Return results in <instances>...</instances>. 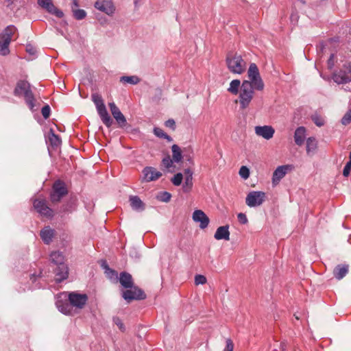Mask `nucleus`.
Wrapping results in <instances>:
<instances>
[{
  "label": "nucleus",
  "instance_id": "53",
  "mask_svg": "<svg viewBox=\"0 0 351 351\" xmlns=\"http://www.w3.org/2000/svg\"><path fill=\"white\" fill-rule=\"evenodd\" d=\"M73 5L74 7H76V8L78 7V1H77V0H73Z\"/></svg>",
  "mask_w": 351,
  "mask_h": 351
},
{
  "label": "nucleus",
  "instance_id": "40",
  "mask_svg": "<svg viewBox=\"0 0 351 351\" xmlns=\"http://www.w3.org/2000/svg\"><path fill=\"white\" fill-rule=\"evenodd\" d=\"M104 268L106 269V274L110 279L117 278V273H116L114 270L110 269L107 265H105L104 266Z\"/></svg>",
  "mask_w": 351,
  "mask_h": 351
},
{
  "label": "nucleus",
  "instance_id": "36",
  "mask_svg": "<svg viewBox=\"0 0 351 351\" xmlns=\"http://www.w3.org/2000/svg\"><path fill=\"white\" fill-rule=\"evenodd\" d=\"M73 16H74L75 19L77 20L84 19L86 16V12H85V10H82V9L74 10L73 8Z\"/></svg>",
  "mask_w": 351,
  "mask_h": 351
},
{
  "label": "nucleus",
  "instance_id": "52",
  "mask_svg": "<svg viewBox=\"0 0 351 351\" xmlns=\"http://www.w3.org/2000/svg\"><path fill=\"white\" fill-rule=\"evenodd\" d=\"M165 125L167 127L171 128L172 129H175V121L173 119H169L165 122Z\"/></svg>",
  "mask_w": 351,
  "mask_h": 351
},
{
  "label": "nucleus",
  "instance_id": "30",
  "mask_svg": "<svg viewBox=\"0 0 351 351\" xmlns=\"http://www.w3.org/2000/svg\"><path fill=\"white\" fill-rule=\"evenodd\" d=\"M172 159L176 162H179L182 160V155L180 147L178 145H173L171 147Z\"/></svg>",
  "mask_w": 351,
  "mask_h": 351
},
{
  "label": "nucleus",
  "instance_id": "2",
  "mask_svg": "<svg viewBox=\"0 0 351 351\" xmlns=\"http://www.w3.org/2000/svg\"><path fill=\"white\" fill-rule=\"evenodd\" d=\"M14 94L17 97L23 96L29 108L32 111L35 110L36 99L31 90L30 84L27 81H19L14 88Z\"/></svg>",
  "mask_w": 351,
  "mask_h": 351
},
{
  "label": "nucleus",
  "instance_id": "15",
  "mask_svg": "<svg viewBox=\"0 0 351 351\" xmlns=\"http://www.w3.org/2000/svg\"><path fill=\"white\" fill-rule=\"evenodd\" d=\"M108 106L113 117L114 118L117 123L119 125V126H125L127 124V121L125 116L121 112L119 108L116 106V104L114 102L109 103Z\"/></svg>",
  "mask_w": 351,
  "mask_h": 351
},
{
  "label": "nucleus",
  "instance_id": "24",
  "mask_svg": "<svg viewBox=\"0 0 351 351\" xmlns=\"http://www.w3.org/2000/svg\"><path fill=\"white\" fill-rule=\"evenodd\" d=\"M132 208L136 211H143L145 210V204L138 196L131 195L129 198Z\"/></svg>",
  "mask_w": 351,
  "mask_h": 351
},
{
  "label": "nucleus",
  "instance_id": "31",
  "mask_svg": "<svg viewBox=\"0 0 351 351\" xmlns=\"http://www.w3.org/2000/svg\"><path fill=\"white\" fill-rule=\"evenodd\" d=\"M48 139L52 147H57L61 144L60 137L54 133L52 129H51L49 132Z\"/></svg>",
  "mask_w": 351,
  "mask_h": 351
},
{
  "label": "nucleus",
  "instance_id": "7",
  "mask_svg": "<svg viewBox=\"0 0 351 351\" xmlns=\"http://www.w3.org/2000/svg\"><path fill=\"white\" fill-rule=\"evenodd\" d=\"M266 199V194L263 191H251L245 198L246 204L250 207H257L261 206Z\"/></svg>",
  "mask_w": 351,
  "mask_h": 351
},
{
  "label": "nucleus",
  "instance_id": "5",
  "mask_svg": "<svg viewBox=\"0 0 351 351\" xmlns=\"http://www.w3.org/2000/svg\"><path fill=\"white\" fill-rule=\"evenodd\" d=\"M254 90H256V89L251 87L250 83L242 82L239 95V102L241 109L245 110L250 106L254 98Z\"/></svg>",
  "mask_w": 351,
  "mask_h": 351
},
{
  "label": "nucleus",
  "instance_id": "51",
  "mask_svg": "<svg viewBox=\"0 0 351 351\" xmlns=\"http://www.w3.org/2000/svg\"><path fill=\"white\" fill-rule=\"evenodd\" d=\"M114 322L119 326L120 330H124V325L119 317L114 318Z\"/></svg>",
  "mask_w": 351,
  "mask_h": 351
},
{
  "label": "nucleus",
  "instance_id": "43",
  "mask_svg": "<svg viewBox=\"0 0 351 351\" xmlns=\"http://www.w3.org/2000/svg\"><path fill=\"white\" fill-rule=\"evenodd\" d=\"M312 120L313 121L314 123L318 127H321L324 125V120L318 115H313L312 117Z\"/></svg>",
  "mask_w": 351,
  "mask_h": 351
},
{
  "label": "nucleus",
  "instance_id": "50",
  "mask_svg": "<svg viewBox=\"0 0 351 351\" xmlns=\"http://www.w3.org/2000/svg\"><path fill=\"white\" fill-rule=\"evenodd\" d=\"M335 55L334 54H331L329 59L328 60V62H327V64H328V68L331 70L332 69V68L334 67L335 66Z\"/></svg>",
  "mask_w": 351,
  "mask_h": 351
},
{
  "label": "nucleus",
  "instance_id": "41",
  "mask_svg": "<svg viewBox=\"0 0 351 351\" xmlns=\"http://www.w3.org/2000/svg\"><path fill=\"white\" fill-rule=\"evenodd\" d=\"M206 282V278L200 274H197L195 276V283L196 285H204Z\"/></svg>",
  "mask_w": 351,
  "mask_h": 351
},
{
  "label": "nucleus",
  "instance_id": "29",
  "mask_svg": "<svg viewBox=\"0 0 351 351\" xmlns=\"http://www.w3.org/2000/svg\"><path fill=\"white\" fill-rule=\"evenodd\" d=\"M317 147V143L314 137H309L306 140V153L310 155L315 152Z\"/></svg>",
  "mask_w": 351,
  "mask_h": 351
},
{
  "label": "nucleus",
  "instance_id": "11",
  "mask_svg": "<svg viewBox=\"0 0 351 351\" xmlns=\"http://www.w3.org/2000/svg\"><path fill=\"white\" fill-rule=\"evenodd\" d=\"M122 297L127 301L130 302L133 300H143L146 295L143 290L136 287H132L131 289L126 290L123 292Z\"/></svg>",
  "mask_w": 351,
  "mask_h": 351
},
{
  "label": "nucleus",
  "instance_id": "55",
  "mask_svg": "<svg viewBox=\"0 0 351 351\" xmlns=\"http://www.w3.org/2000/svg\"><path fill=\"white\" fill-rule=\"evenodd\" d=\"M30 279L34 282V281H35V280H36V277L33 275V276L30 278Z\"/></svg>",
  "mask_w": 351,
  "mask_h": 351
},
{
  "label": "nucleus",
  "instance_id": "35",
  "mask_svg": "<svg viewBox=\"0 0 351 351\" xmlns=\"http://www.w3.org/2000/svg\"><path fill=\"white\" fill-rule=\"evenodd\" d=\"M92 101L95 104L96 108L98 109L105 106L103 99L101 95L97 93H94L91 95Z\"/></svg>",
  "mask_w": 351,
  "mask_h": 351
},
{
  "label": "nucleus",
  "instance_id": "46",
  "mask_svg": "<svg viewBox=\"0 0 351 351\" xmlns=\"http://www.w3.org/2000/svg\"><path fill=\"white\" fill-rule=\"evenodd\" d=\"M226 347L223 351H233L234 344L232 341L230 339H228L226 341Z\"/></svg>",
  "mask_w": 351,
  "mask_h": 351
},
{
  "label": "nucleus",
  "instance_id": "44",
  "mask_svg": "<svg viewBox=\"0 0 351 351\" xmlns=\"http://www.w3.org/2000/svg\"><path fill=\"white\" fill-rule=\"evenodd\" d=\"M171 197V195L168 192H162L160 193V196L158 197L159 199L163 202H168L170 201Z\"/></svg>",
  "mask_w": 351,
  "mask_h": 351
},
{
  "label": "nucleus",
  "instance_id": "37",
  "mask_svg": "<svg viewBox=\"0 0 351 351\" xmlns=\"http://www.w3.org/2000/svg\"><path fill=\"white\" fill-rule=\"evenodd\" d=\"M182 180L183 175L181 173H178L172 178L171 182L175 186H180Z\"/></svg>",
  "mask_w": 351,
  "mask_h": 351
},
{
  "label": "nucleus",
  "instance_id": "3",
  "mask_svg": "<svg viewBox=\"0 0 351 351\" xmlns=\"http://www.w3.org/2000/svg\"><path fill=\"white\" fill-rule=\"evenodd\" d=\"M226 60L228 69L231 73L240 75L245 71L247 64L241 55L228 53Z\"/></svg>",
  "mask_w": 351,
  "mask_h": 351
},
{
  "label": "nucleus",
  "instance_id": "14",
  "mask_svg": "<svg viewBox=\"0 0 351 351\" xmlns=\"http://www.w3.org/2000/svg\"><path fill=\"white\" fill-rule=\"evenodd\" d=\"M38 4L48 12L56 15L58 18H62L64 16L63 12L53 5L51 0H38Z\"/></svg>",
  "mask_w": 351,
  "mask_h": 351
},
{
  "label": "nucleus",
  "instance_id": "23",
  "mask_svg": "<svg viewBox=\"0 0 351 351\" xmlns=\"http://www.w3.org/2000/svg\"><path fill=\"white\" fill-rule=\"evenodd\" d=\"M306 128L303 126L298 128L294 132V141L297 145L301 146L304 144L306 138Z\"/></svg>",
  "mask_w": 351,
  "mask_h": 351
},
{
  "label": "nucleus",
  "instance_id": "27",
  "mask_svg": "<svg viewBox=\"0 0 351 351\" xmlns=\"http://www.w3.org/2000/svg\"><path fill=\"white\" fill-rule=\"evenodd\" d=\"M348 272V266L346 265H338L333 271L334 276L338 279H342Z\"/></svg>",
  "mask_w": 351,
  "mask_h": 351
},
{
  "label": "nucleus",
  "instance_id": "49",
  "mask_svg": "<svg viewBox=\"0 0 351 351\" xmlns=\"http://www.w3.org/2000/svg\"><path fill=\"white\" fill-rule=\"evenodd\" d=\"M26 51L30 55H35L36 53V49L31 44L26 45Z\"/></svg>",
  "mask_w": 351,
  "mask_h": 351
},
{
  "label": "nucleus",
  "instance_id": "12",
  "mask_svg": "<svg viewBox=\"0 0 351 351\" xmlns=\"http://www.w3.org/2000/svg\"><path fill=\"white\" fill-rule=\"evenodd\" d=\"M69 300L72 306L82 308L87 302L88 297L86 294L72 292L69 295Z\"/></svg>",
  "mask_w": 351,
  "mask_h": 351
},
{
  "label": "nucleus",
  "instance_id": "38",
  "mask_svg": "<svg viewBox=\"0 0 351 351\" xmlns=\"http://www.w3.org/2000/svg\"><path fill=\"white\" fill-rule=\"evenodd\" d=\"M239 176L246 180L250 176V170L246 166H242L239 171Z\"/></svg>",
  "mask_w": 351,
  "mask_h": 351
},
{
  "label": "nucleus",
  "instance_id": "47",
  "mask_svg": "<svg viewBox=\"0 0 351 351\" xmlns=\"http://www.w3.org/2000/svg\"><path fill=\"white\" fill-rule=\"evenodd\" d=\"M351 170V161H348L346 166L344 167L343 168V175L345 176V177H348L350 174V171Z\"/></svg>",
  "mask_w": 351,
  "mask_h": 351
},
{
  "label": "nucleus",
  "instance_id": "9",
  "mask_svg": "<svg viewBox=\"0 0 351 351\" xmlns=\"http://www.w3.org/2000/svg\"><path fill=\"white\" fill-rule=\"evenodd\" d=\"M66 194L67 189L65 184L60 181H57L53 186V190L50 195L51 201L53 203L58 202Z\"/></svg>",
  "mask_w": 351,
  "mask_h": 351
},
{
  "label": "nucleus",
  "instance_id": "10",
  "mask_svg": "<svg viewBox=\"0 0 351 351\" xmlns=\"http://www.w3.org/2000/svg\"><path fill=\"white\" fill-rule=\"evenodd\" d=\"M33 205L35 210L42 216L49 218L53 217V211L47 205L45 199H36L34 201Z\"/></svg>",
  "mask_w": 351,
  "mask_h": 351
},
{
  "label": "nucleus",
  "instance_id": "1",
  "mask_svg": "<svg viewBox=\"0 0 351 351\" xmlns=\"http://www.w3.org/2000/svg\"><path fill=\"white\" fill-rule=\"evenodd\" d=\"M51 261L57 265L55 270L56 281L60 282L69 276V268L64 263V257L62 252L56 251L50 254Z\"/></svg>",
  "mask_w": 351,
  "mask_h": 351
},
{
  "label": "nucleus",
  "instance_id": "6",
  "mask_svg": "<svg viewBox=\"0 0 351 351\" xmlns=\"http://www.w3.org/2000/svg\"><path fill=\"white\" fill-rule=\"evenodd\" d=\"M16 27L14 25L7 26L0 34V54L6 56L9 54V45L14 34L16 32Z\"/></svg>",
  "mask_w": 351,
  "mask_h": 351
},
{
  "label": "nucleus",
  "instance_id": "42",
  "mask_svg": "<svg viewBox=\"0 0 351 351\" xmlns=\"http://www.w3.org/2000/svg\"><path fill=\"white\" fill-rule=\"evenodd\" d=\"M351 122V110H348L341 119V123L344 125Z\"/></svg>",
  "mask_w": 351,
  "mask_h": 351
},
{
  "label": "nucleus",
  "instance_id": "33",
  "mask_svg": "<svg viewBox=\"0 0 351 351\" xmlns=\"http://www.w3.org/2000/svg\"><path fill=\"white\" fill-rule=\"evenodd\" d=\"M154 134L158 138H165L169 142H171L173 141L172 138L167 134L161 128H154Z\"/></svg>",
  "mask_w": 351,
  "mask_h": 351
},
{
  "label": "nucleus",
  "instance_id": "28",
  "mask_svg": "<svg viewBox=\"0 0 351 351\" xmlns=\"http://www.w3.org/2000/svg\"><path fill=\"white\" fill-rule=\"evenodd\" d=\"M56 306L60 312L64 315H71L72 311V305L67 302H62L58 301L56 302Z\"/></svg>",
  "mask_w": 351,
  "mask_h": 351
},
{
  "label": "nucleus",
  "instance_id": "32",
  "mask_svg": "<svg viewBox=\"0 0 351 351\" xmlns=\"http://www.w3.org/2000/svg\"><path fill=\"white\" fill-rule=\"evenodd\" d=\"M241 84L239 80H233L230 83V86L228 88V91L233 95H237L239 88H241Z\"/></svg>",
  "mask_w": 351,
  "mask_h": 351
},
{
  "label": "nucleus",
  "instance_id": "39",
  "mask_svg": "<svg viewBox=\"0 0 351 351\" xmlns=\"http://www.w3.org/2000/svg\"><path fill=\"white\" fill-rule=\"evenodd\" d=\"M173 162V160L171 159L169 156L165 157L162 160V165L167 169L171 167Z\"/></svg>",
  "mask_w": 351,
  "mask_h": 351
},
{
  "label": "nucleus",
  "instance_id": "4",
  "mask_svg": "<svg viewBox=\"0 0 351 351\" xmlns=\"http://www.w3.org/2000/svg\"><path fill=\"white\" fill-rule=\"evenodd\" d=\"M248 80H243V82L250 83L251 87L256 90L261 91L264 89L265 84L261 77L258 68L255 63H251L247 70Z\"/></svg>",
  "mask_w": 351,
  "mask_h": 351
},
{
  "label": "nucleus",
  "instance_id": "25",
  "mask_svg": "<svg viewBox=\"0 0 351 351\" xmlns=\"http://www.w3.org/2000/svg\"><path fill=\"white\" fill-rule=\"evenodd\" d=\"M184 173V182L183 184V190L185 192H189L193 187V171L190 169H186Z\"/></svg>",
  "mask_w": 351,
  "mask_h": 351
},
{
  "label": "nucleus",
  "instance_id": "18",
  "mask_svg": "<svg viewBox=\"0 0 351 351\" xmlns=\"http://www.w3.org/2000/svg\"><path fill=\"white\" fill-rule=\"evenodd\" d=\"M192 218L194 221L199 223V228H206L209 223V218L201 210H196L193 212Z\"/></svg>",
  "mask_w": 351,
  "mask_h": 351
},
{
  "label": "nucleus",
  "instance_id": "19",
  "mask_svg": "<svg viewBox=\"0 0 351 351\" xmlns=\"http://www.w3.org/2000/svg\"><path fill=\"white\" fill-rule=\"evenodd\" d=\"M290 169L289 165H282L276 168L273 173L272 182L274 184H277L280 180L285 176L288 170Z\"/></svg>",
  "mask_w": 351,
  "mask_h": 351
},
{
  "label": "nucleus",
  "instance_id": "45",
  "mask_svg": "<svg viewBox=\"0 0 351 351\" xmlns=\"http://www.w3.org/2000/svg\"><path fill=\"white\" fill-rule=\"evenodd\" d=\"M51 112V109L49 105H45L41 110L43 117L47 119L49 118Z\"/></svg>",
  "mask_w": 351,
  "mask_h": 351
},
{
  "label": "nucleus",
  "instance_id": "20",
  "mask_svg": "<svg viewBox=\"0 0 351 351\" xmlns=\"http://www.w3.org/2000/svg\"><path fill=\"white\" fill-rule=\"evenodd\" d=\"M214 237L217 240H230V231L228 226H223L219 227L214 235Z\"/></svg>",
  "mask_w": 351,
  "mask_h": 351
},
{
  "label": "nucleus",
  "instance_id": "48",
  "mask_svg": "<svg viewBox=\"0 0 351 351\" xmlns=\"http://www.w3.org/2000/svg\"><path fill=\"white\" fill-rule=\"evenodd\" d=\"M237 217H238V220L239 221V222L242 224H245L248 221L247 218L244 213H239L237 215Z\"/></svg>",
  "mask_w": 351,
  "mask_h": 351
},
{
  "label": "nucleus",
  "instance_id": "22",
  "mask_svg": "<svg viewBox=\"0 0 351 351\" xmlns=\"http://www.w3.org/2000/svg\"><path fill=\"white\" fill-rule=\"evenodd\" d=\"M97 112H98L102 122L108 128H110L112 125L113 121H112V118L110 117V116L109 115V114L106 110V106L97 109Z\"/></svg>",
  "mask_w": 351,
  "mask_h": 351
},
{
  "label": "nucleus",
  "instance_id": "56",
  "mask_svg": "<svg viewBox=\"0 0 351 351\" xmlns=\"http://www.w3.org/2000/svg\"><path fill=\"white\" fill-rule=\"evenodd\" d=\"M349 158H350L349 161H351V152H350Z\"/></svg>",
  "mask_w": 351,
  "mask_h": 351
},
{
  "label": "nucleus",
  "instance_id": "8",
  "mask_svg": "<svg viewBox=\"0 0 351 351\" xmlns=\"http://www.w3.org/2000/svg\"><path fill=\"white\" fill-rule=\"evenodd\" d=\"M332 78L338 84L351 82L350 65L344 64L339 71L333 73Z\"/></svg>",
  "mask_w": 351,
  "mask_h": 351
},
{
  "label": "nucleus",
  "instance_id": "54",
  "mask_svg": "<svg viewBox=\"0 0 351 351\" xmlns=\"http://www.w3.org/2000/svg\"><path fill=\"white\" fill-rule=\"evenodd\" d=\"M302 5H306V1L305 0H298Z\"/></svg>",
  "mask_w": 351,
  "mask_h": 351
},
{
  "label": "nucleus",
  "instance_id": "16",
  "mask_svg": "<svg viewBox=\"0 0 351 351\" xmlns=\"http://www.w3.org/2000/svg\"><path fill=\"white\" fill-rule=\"evenodd\" d=\"M254 131L257 136L267 140L271 138L275 132L274 129L270 125L256 126Z\"/></svg>",
  "mask_w": 351,
  "mask_h": 351
},
{
  "label": "nucleus",
  "instance_id": "21",
  "mask_svg": "<svg viewBox=\"0 0 351 351\" xmlns=\"http://www.w3.org/2000/svg\"><path fill=\"white\" fill-rule=\"evenodd\" d=\"M55 231L49 226L45 227L40 233V237L45 244H49L54 237Z\"/></svg>",
  "mask_w": 351,
  "mask_h": 351
},
{
  "label": "nucleus",
  "instance_id": "17",
  "mask_svg": "<svg viewBox=\"0 0 351 351\" xmlns=\"http://www.w3.org/2000/svg\"><path fill=\"white\" fill-rule=\"evenodd\" d=\"M143 180L145 182H151L158 180L162 176V173L152 167H146L143 170Z\"/></svg>",
  "mask_w": 351,
  "mask_h": 351
},
{
  "label": "nucleus",
  "instance_id": "34",
  "mask_svg": "<svg viewBox=\"0 0 351 351\" xmlns=\"http://www.w3.org/2000/svg\"><path fill=\"white\" fill-rule=\"evenodd\" d=\"M120 82L123 83H128L131 84H136L140 82V79L135 75L132 76H122L120 78Z\"/></svg>",
  "mask_w": 351,
  "mask_h": 351
},
{
  "label": "nucleus",
  "instance_id": "13",
  "mask_svg": "<svg viewBox=\"0 0 351 351\" xmlns=\"http://www.w3.org/2000/svg\"><path fill=\"white\" fill-rule=\"evenodd\" d=\"M95 8L108 15H112L115 11V7L112 0H97L95 3Z\"/></svg>",
  "mask_w": 351,
  "mask_h": 351
},
{
  "label": "nucleus",
  "instance_id": "26",
  "mask_svg": "<svg viewBox=\"0 0 351 351\" xmlns=\"http://www.w3.org/2000/svg\"><path fill=\"white\" fill-rule=\"evenodd\" d=\"M119 282L124 288H132V277L129 273L121 272L120 274Z\"/></svg>",
  "mask_w": 351,
  "mask_h": 351
}]
</instances>
